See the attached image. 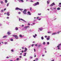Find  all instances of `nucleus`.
Returning a JSON list of instances; mask_svg holds the SVG:
<instances>
[{
  "instance_id": "obj_1",
  "label": "nucleus",
  "mask_w": 61,
  "mask_h": 61,
  "mask_svg": "<svg viewBox=\"0 0 61 61\" xmlns=\"http://www.w3.org/2000/svg\"><path fill=\"white\" fill-rule=\"evenodd\" d=\"M13 36L15 37V38L16 39H18V37L17 35H13Z\"/></svg>"
},
{
  "instance_id": "obj_2",
  "label": "nucleus",
  "mask_w": 61,
  "mask_h": 61,
  "mask_svg": "<svg viewBox=\"0 0 61 61\" xmlns=\"http://www.w3.org/2000/svg\"><path fill=\"white\" fill-rule=\"evenodd\" d=\"M23 13L24 14H26V10H24L23 11Z\"/></svg>"
},
{
  "instance_id": "obj_3",
  "label": "nucleus",
  "mask_w": 61,
  "mask_h": 61,
  "mask_svg": "<svg viewBox=\"0 0 61 61\" xmlns=\"http://www.w3.org/2000/svg\"><path fill=\"white\" fill-rule=\"evenodd\" d=\"M15 10H20V11H22V10H23V9H19V8L18 7H17L16 8Z\"/></svg>"
},
{
  "instance_id": "obj_4",
  "label": "nucleus",
  "mask_w": 61,
  "mask_h": 61,
  "mask_svg": "<svg viewBox=\"0 0 61 61\" xmlns=\"http://www.w3.org/2000/svg\"><path fill=\"white\" fill-rule=\"evenodd\" d=\"M39 5V2H37L34 4V6H35V5Z\"/></svg>"
},
{
  "instance_id": "obj_5",
  "label": "nucleus",
  "mask_w": 61,
  "mask_h": 61,
  "mask_svg": "<svg viewBox=\"0 0 61 61\" xmlns=\"http://www.w3.org/2000/svg\"><path fill=\"white\" fill-rule=\"evenodd\" d=\"M55 5V4L54 2L52 4H51L50 6H52L53 5Z\"/></svg>"
},
{
  "instance_id": "obj_6",
  "label": "nucleus",
  "mask_w": 61,
  "mask_h": 61,
  "mask_svg": "<svg viewBox=\"0 0 61 61\" xmlns=\"http://www.w3.org/2000/svg\"><path fill=\"white\" fill-rule=\"evenodd\" d=\"M10 13V12H7L6 14L7 15H8V16H9L10 15V14H9Z\"/></svg>"
},
{
  "instance_id": "obj_7",
  "label": "nucleus",
  "mask_w": 61,
  "mask_h": 61,
  "mask_svg": "<svg viewBox=\"0 0 61 61\" xmlns=\"http://www.w3.org/2000/svg\"><path fill=\"white\" fill-rule=\"evenodd\" d=\"M21 20H22V21H23V22H26V21L24 19L21 18Z\"/></svg>"
},
{
  "instance_id": "obj_8",
  "label": "nucleus",
  "mask_w": 61,
  "mask_h": 61,
  "mask_svg": "<svg viewBox=\"0 0 61 61\" xmlns=\"http://www.w3.org/2000/svg\"><path fill=\"white\" fill-rule=\"evenodd\" d=\"M56 32L52 34V35H56Z\"/></svg>"
},
{
  "instance_id": "obj_9",
  "label": "nucleus",
  "mask_w": 61,
  "mask_h": 61,
  "mask_svg": "<svg viewBox=\"0 0 61 61\" xmlns=\"http://www.w3.org/2000/svg\"><path fill=\"white\" fill-rule=\"evenodd\" d=\"M57 10H60V8L59 7L58 8H57Z\"/></svg>"
},
{
  "instance_id": "obj_10",
  "label": "nucleus",
  "mask_w": 61,
  "mask_h": 61,
  "mask_svg": "<svg viewBox=\"0 0 61 61\" xmlns=\"http://www.w3.org/2000/svg\"><path fill=\"white\" fill-rule=\"evenodd\" d=\"M28 13L29 15H31V14H30V11H28Z\"/></svg>"
},
{
  "instance_id": "obj_11",
  "label": "nucleus",
  "mask_w": 61,
  "mask_h": 61,
  "mask_svg": "<svg viewBox=\"0 0 61 61\" xmlns=\"http://www.w3.org/2000/svg\"><path fill=\"white\" fill-rule=\"evenodd\" d=\"M15 30H18V28H17V27H16L15 28Z\"/></svg>"
},
{
  "instance_id": "obj_12",
  "label": "nucleus",
  "mask_w": 61,
  "mask_h": 61,
  "mask_svg": "<svg viewBox=\"0 0 61 61\" xmlns=\"http://www.w3.org/2000/svg\"><path fill=\"white\" fill-rule=\"evenodd\" d=\"M39 29L40 30V31H42V29L39 28Z\"/></svg>"
},
{
  "instance_id": "obj_13",
  "label": "nucleus",
  "mask_w": 61,
  "mask_h": 61,
  "mask_svg": "<svg viewBox=\"0 0 61 61\" xmlns=\"http://www.w3.org/2000/svg\"><path fill=\"white\" fill-rule=\"evenodd\" d=\"M24 54L25 55H24V56H26V53H24Z\"/></svg>"
},
{
  "instance_id": "obj_14",
  "label": "nucleus",
  "mask_w": 61,
  "mask_h": 61,
  "mask_svg": "<svg viewBox=\"0 0 61 61\" xmlns=\"http://www.w3.org/2000/svg\"><path fill=\"white\" fill-rule=\"evenodd\" d=\"M20 37H23V36H22V35H20Z\"/></svg>"
},
{
  "instance_id": "obj_15",
  "label": "nucleus",
  "mask_w": 61,
  "mask_h": 61,
  "mask_svg": "<svg viewBox=\"0 0 61 61\" xmlns=\"http://www.w3.org/2000/svg\"><path fill=\"white\" fill-rule=\"evenodd\" d=\"M5 3H7V0H5Z\"/></svg>"
},
{
  "instance_id": "obj_16",
  "label": "nucleus",
  "mask_w": 61,
  "mask_h": 61,
  "mask_svg": "<svg viewBox=\"0 0 61 61\" xmlns=\"http://www.w3.org/2000/svg\"><path fill=\"white\" fill-rule=\"evenodd\" d=\"M7 34L8 35H10V33L9 32H8Z\"/></svg>"
},
{
  "instance_id": "obj_17",
  "label": "nucleus",
  "mask_w": 61,
  "mask_h": 61,
  "mask_svg": "<svg viewBox=\"0 0 61 61\" xmlns=\"http://www.w3.org/2000/svg\"><path fill=\"white\" fill-rule=\"evenodd\" d=\"M47 4H49V2L48 1H47Z\"/></svg>"
},
{
  "instance_id": "obj_18",
  "label": "nucleus",
  "mask_w": 61,
  "mask_h": 61,
  "mask_svg": "<svg viewBox=\"0 0 61 61\" xmlns=\"http://www.w3.org/2000/svg\"><path fill=\"white\" fill-rule=\"evenodd\" d=\"M46 39H47V40H49V39H50L49 38H47Z\"/></svg>"
},
{
  "instance_id": "obj_19",
  "label": "nucleus",
  "mask_w": 61,
  "mask_h": 61,
  "mask_svg": "<svg viewBox=\"0 0 61 61\" xmlns=\"http://www.w3.org/2000/svg\"><path fill=\"white\" fill-rule=\"evenodd\" d=\"M41 39H42V40H43V39H44V37H41Z\"/></svg>"
},
{
  "instance_id": "obj_20",
  "label": "nucleus",
  "mask_w": 61,
  "mask_h": 61,
  "mask_svg": "<svg viewBox=\"0 0 61 61\" xmlns=\"http://www.w3.org/2000/svg\"><path fill=\"white\" fill-rule=\"evenodd\" d=\"M18 0V1H19V0ZM20 0L22 2H24V1L23 0Z\"/></svg>"
},
{
  "instance_id": "obj_21",
  "label": "nucleus",
  "mask_w": 61,
  "mask_h": 61,
  "mask_svg": "<svg viewBox=\"0 0 61 61\" xmlns=\"http://www.w3.org/2000/svg\"><path fill=\"white\" fill-rule=\"evenodd\" d=\"M6 36H4L3 37V38H5V37H6Z\"/></svg>"
},
{
  "instance_id": "obj_22",
  "label": "nucleus",
  "mask_w": 61,
  "mask_h": 61,
  "mask_svg": "<svg viewBox=\"0 0 61 61\" xmlns=\"http://www.w3.org/2000/svg\"><path fill=\"white\" fill-rule=\"evenodd\" d=\"M61 32V31H59L58 32H57V33H58V34H59V33H60V32Z\"/></svg>"
},
{
  "instance_id": "obj_23",
  "label": "nucleus",
  "mask_w": 61,
  "mask_h": 61,
  "mask_svg": "<svg viewBox=\"0 0 61 61\" xmlns=\"http://www.w3.org/2000/svg\"><path fill=\"white\" fill-rule=\"evenodd\" d=\"M45 44H46V43L45 42H44L43 43V45H45Z\"/></svg>"
},
{
  "instance_id": "obj_24",
  "label": "nucleus",
  "mask_w": 61,
  "mask_h": 61,
  "mask_svg": "<svg viewBox=\"0 0 61 61\" xmlns=\"http://www.w3.org/2000/svg\"><path fill=\"white\" fill-rule=\"evenodd\" d=\"M0 3H1L2 4H3V2L2 1H1L0 2Z\"/></svg>"
},
{
  "instance_id": "obj_25",
  "label": "nucleus",
  "mask_w": 61,
  "mask_h": 61,
  "mask_svg": "<svg viewBox=\"0 0 61 61\" xmlns=\"http://www.w3.org/2000/svg\"><path fill=\"white\" fill-rule=\"evenodd\" d=\"M25 50L26 51H27V48H25Z\"/></svg>"
},
{
  "instance_id": "obj_26",
  "label": "nucleus",
  "mask_w": 61,
  "mask_h": 61,
  "mask_svg": "<svg viewBox=\"0 0 61 61\" xmlns=\"http://www.w3.org/2000/svg\"><path fill=\"white\" fill-rule=\"evenodd\" d=\"M19 58H17L16 59V60H17V61L18 60H19Z\"/></svg>"
},
{
  "instance_id": "obj_27",
  "label": "nucleus",
  "mask_w": 61,
  "mask_h": 61,
  "mask_svg": "<svg viewBox=\"0 0 61 61\" xmlns=\"http://www.w3.org/2000/svg\"><path fill=\"white\" fill-rule=\"evenodd\" d=\"M10 41H13V39H10Z\"/></svg>"
},
{
  "instance_id": "obj_28",
  "label": "nucleus",
  "mask_w": 61,
  "mask_h": 61,
  "mask_svg": "<svg viewBox=\"0 0 61 61\" xmlns=\"http://www.w3.org/2000/svg\"><path fill=\"white\" fill-rule=\"evenodd\" d=\"M27 28H29L30 27L29 26H26Z\"/></svg>"
},
{
  "instance_id": "obj_29",
  "label": "nucleus",
  "mask_w": 61,
  "mask_h": 61,
  "mask_svg": "<svg viewBox=\"0 0 61 61\" xmlns=\"http://www.w3.org/2000/svg\"><path fill=\"white\" fill-rule=\"evenodd\" d=\"M21 19H20V18H19V21H20V20H21Z\"/></svg>"
},
{
  "instance_id": "obj_30",
  "label": "nucleus",
  "mask_w": 61,
  "mask_h": 61,
  "mask_svg": "<svg viewBox=\"0 0 61 61\" xmlns=\"http://www.w3.org/2000/svg\"><path fill=\"white\" fill-rule=\"evenodd\" d=\"M30 11H32V8L31 7H30Z\"/></svg>"
},
{
  "instance_id": "obj_31",
  "label": "nucleus",
  "mask_w": 61,
  "mask_h": 61,
  "mask_svg": "<svg viewBox=\"0 0 61 61\" xmlns=\"http://www.w3.org/2000/svg\"><path fill=\"white\" fill-rule=\"evenodd\" d=\"M25 29H27V28L26 26L25 27Z\"/></svg>"
},
{
  "instance_id": "obj_32",
  "label": "nucleus",
  "mask_w": 61,
  "mask_h": 61,
  "mask_svg": "<svg viewBox=\"0 0 61 61\" xmlns=\"http://www.w3.org/2000/svg\"><path fill=\"white\" fill-rule=\"evenodd\" d=\"M33 36L34 37V38H36V36H35L33 35Z\"/></svg>"
},
{
  "instance_id": "obj_33",
  "label": "nucleus",
  "mask_w": 61,
  "mask_h": 61,
  "mask_svg": "<svg viewBox=\"0 0 61 61\" xmlns=\"http://www.w3.org/2000/svg\"><path fill=\"white\" fill-rule=\"evenodd\" d=\"M8 5H9V4L8 3L7 4V6H8Z\"/></svg>"
},
{
  "instance_id": "obj_34",
  "label": "nucleus",
  "mask_w": 61,
  "mask_h": 61,
  "mask_svg": "<svg viewBox=\"0 0 61 61\" xmlns=\"http://www.w3.org/2000/svg\"><path fill=\"white\" fill-rule=\"evenodd\" d=\"M34 51L35 52H36V49H34Z\"/></svg>"
},
{
  "instance_id": "obj_35",
  "label": "nucleus",
  "mask_w": 61,
  "mask_h": 61,
  "mask_svg": "<svg viewBox=\"0 0 61 61\" xmlns=\"http://www.w3.org/2000/svg\"><path fill=\"white\" fill-rule=\"evenodd\" d=\"M30 2H34V1H33V0H30Z\"/></svg>"
},
{
  "instance_id": "obj_36",
  "label": "nucleus",
  "mask_w": 61,
  "mask_h": 61,
  "mask_svg": "<svg viewBox=\"0 0 61 61\" xmlns=\"http://www.w3.org/2000/svg\"><path fill=\"white\" fill-rule=\"evenodd\" d=\"M40 46H41V45H38V47H40Z\"/></svg>"
},
{
  "instance_id": "obj_37",
  "label": "nucleus",
  "mask_w": 61,
  "mask_h": 61,
  "mask_svg": "<svg viewBox=\"0 0 61 61\" xmlns=\"http://www.w3.org/2000/svg\"><path fill=\"white\" fill-rule=\"evenodd\" d=\"M11 51L12 52H14V50L13 49L11 50Z\"/></svg>"
},
{
  "instance_id": "obj_38",
  "label": "nucleus",
  "mask_w": 61,
  "mask_h": 61,
  "mask_svg": "<svg viewBox=\"0 0 61 61\" xmlns=\"http://www.w3.org/2000/svg\"><path fill=\"white\" fill-rule=\"evenodd\" d=\"M47 44L48 45H49V42H47Z\"/></svg>"
},
{
  "instance_id": "obj_39",
  "label": "nucleus",
  "mask_w": 61,
  "mask_h": 61,
  "mask_svg": "<svg viewBox=\"0 0 61 61\" xmlns=\"http://www.w3.org/2000/svg\"><path fill=\"white\" fill-rule=\"evenodd\" d=\"M47 36H45V38H46L47 37Z\"/></svg>"
},
{
  "instance_id": "obj_40",
  "label": "nucleus",
  "mask_w": 61,
  "mask_h": 61,
  "mask_svg": "<svg viewBox=\"0 0 61 61\" xmlns=\"http://www.w3.org/2000/svg\"><path fill=\"white\" fill-rule=\"evenodd\" d=\"M45 56V55L44 54H42V56Z\"/></svg>"
},
{
  "instance_id": "obj_41",
  "label": "nucleus",
  "mask_w": 61,
  "mask_h": 61,
  "mask_svg": "<svg viewBox=\"0 0 61 61\" xmlns=\"http://www.w3.org/2000/svg\"><path fill=\"white\" fill-rule=\"evenodd\" d=\"M19 57L20 58H21V57H22V56H19Z\"/></svg>"
},
{
  "instance_id": "obj_42",
  "label": "nucleus",
  "mask_w": 61,
  "mask_h": 61,
  "mask_svg": "<svg viewBox=\"0 0 61 61\" xmlns=\"http://www.w3.org/2000/svg\"><path fill=\"white\" fill-rule=\"evenodd\" d=\"M41 15V14L40 13V14H38V15Z\"/></svg>"
},
{
  "instance_id": "obj_43",
  "label": "nucleus",
  "mask_w": 61,
  "mask_h": 61,
  "mask_svg": "<svg viewBox=\"0 0 61 61\" xmlns=\"http://www.w3.org/2000/svg\"><path fill=\"white\" fill-rule=\"evenodd\" d=\"M30 58H31V59H32V58H33V57H30Z\"/></svg>"
},
{
  "instance_id": "obj_44",
  "label": "nucleus",
  "mask_w": 61,
  "mask_h": 61,
  "mask_svg": "<svg viewBox=\"0 0 61 61\" xmlns=\"http://www.w3.org/2000/svg\"><path fill=\"white\" fill-rule=\"evenodd\" d=\"M1 12H3V11H4V10H1Z\"/></svg>"
},
{
  "instance_id": "obj_45",
  "label": "nucleus",
  "mask_w": 61,
  "mask_h": 61,
  "mask_svg": "<svg viewBox=\"0 0 61 61\" xmlns=\"http://www.w3.org/2000/svg\"><path fill=\"white\" fill-rule=\"evenodd\" d=\"M34 46V44H33L32 45V47H33Z\"/></svg>"
},
{
  "instance_id": "obj_46",
  "label": "nucleus",
  "mask_w": 61,
  "mask_h": 61,
  "mask_svg": "<svg viewBox=\"0 0 61 61\" xmlns=\"http://www.w3.org/2000/svg\"><path fill=\"white\" fill-rule=\"evenodd\" d=\"M6 58H9V57L7 56L6 57Z\"/></svg>"
},
{
  "instance_id": "obj_47",
  "label": "nucleus",
  "mask_w": 61,
  "mask_h": 61,
  "mask_svg": "<svg viewBox=\"0 0 61 61\" xmlns=\"http://www.w3.org/2000/svg\"><path fill=\"white\" fill-rule=\"evenodd\" d=\"M36 60H38V58H37L36 59Z\"/></svg>"
},
{
  "instance_id": "obj_48",
  "label": "nucleus",
  "mask_w": 61,
  "mask_h": 61,
  "mask_svg": "<svg viewBox=\"0 0 61 61\" xmlns=\"http://www.w3.org/2000/svg\"><path fill=\"white\" fill-rule=\"evenodd\" d=\"M38 46V45H37V44H36V45H35V46Z\"/></svg>"
},
{
  "instance_id": "obj_49",
  "label": "nucleus",
  "mask_w": 61,
  "mask_h": 61,
  "mask_svg": "<svg viewBox=\"0 0 61 61\" xmlns=\"http://www.w3.org/2000/svg\"><path fill=\"white\" fill-rule=\"evenodd\" d=\"M36 55H35L34 56V57H36Z\"/></svg>"
},
{
  "instance_id": "obj_50",
  "label": "nucleus",
  "mask_w": 61,
  "mask_h": 61,
  "mask_svg": "<svg viewBox=\"0 0 61 61\" xmlns=\"http://www.w3.org/2000/svg\"><path fill=\"white\" fill-rule=\"evenodd\" d=\"M35 36H37V35H36V34H35Z\"/></svg>"
},
{
  "instance_id": "obj_51",
  "label": "nucleus",
  "mask_w": 61,
  "mask_h": 61,
  "mask_svg": "<svg viewBox=\"0 0 61 61\" xmlns=\"http://www.w3.org/2000/svg\"><path fill=\"white\" fill-rule=\"evenodd\" d=\"M26 50H25L24 51V52H26Z\"/></svg>"
},
{
  "instance_id": "obj_52",
  "label": "nucleus",
  "mask_w": 61,
  "mask_h": 61,
  "mask_svg": "<svg viewBox=\"0 0 61 61\" xmlns=\"http://www.w3.org/2000/svg\"><path fill=\"white\" fill-rule=\"evenodd\" d=\"M59 5H61V3H59Z\"/></svg>"
},
{
  "instance_id": "obj_53",
  "label": "nucleus",
  "mask_w": 61,
  "mask_h": 61,
  "mask_svg": "<svg viewBox=\"0 0 61 61\" xmlns=\"http://www.w3.org/2000/svg\"><path fill=\"white\" fill-rule=\"evenodd\" d=\"M6 18L7 19H8V18H9V17H6Z\"/></svg>"
},
{
  "instance_id": "obj_54",
  "label": "nucleus",
  "mask_w": 61,
  "mask_h": 61,
  "mask_svg": "<svg viewBox=\"0 0 61 61\" xmlns=\"http://www.w3.org/2000/svg\"><path fill=\"white\" fill-rule=\"evenodd\" d=\"M22 49H24V47H22Z\"/></svg>"
},
{
  "instance_id": "obj_55",
  "label": "nucleus",
  "mask_w": 61,
  "mask_h": 61,
  "mask_svg": "<svg viewBox=\"0 0 61 61\" xmlns=\"http://www.w3.org/2000/svg\"><path fill=\"white\" fill-rule=\"evenodd\" d=\"M21 52L22 53H23V52H24V51H21Z\"/></svg>"
},
{
  "instance_id": "obj_56",
  "label": "nucleus",
  "mask_w": 61,
  "mask_h": 61,
  "mask_svg": "<svg viewBox=\"0 0 61 61\" xmlns=\"http://www.w3.org/2000/svg\"><path fill=\"white\" fill-rule=\"evenodd\" d=\"M4 11H5V10H6V9H4Z\"/></svg>"
},
{
  "instance_id": "obj_57",
  "label": "nucleus",
  "mask_w": 61,
  "mask_h": 61,
  "mask_svg": "<svg viewBox=\"0 0 61 61\" xmlns=\"http://www.w3.org/2000/svg\"><path fill=\"white\" fill-rule=\"evenodd\" d=\"M28 25H30V24H29V23H28Z\"/></svg>"
},
{
  "instance_id": "obj_58",
  "label": "nucleus",
  "mask_w": 61,
  "mask_h": 61,
  "mask_svg": "<svg viewBox=\"0 0 61 61\" xmlns=\"http://www.w3.org/2000/svg\"><path fill=\"white\" fill-rule=\"evenodd\" d=\"M36 18H37V19H38V18H39V17H37Z\"/></svg>"
},
{
  "instance_id": "obj_59",
  "label": "nucleus",
  "mask_w": 61,
  "mask_h": 61,
  "mask_svg": "<svg viewBox=\"0 0 61 61\" xmlns=\"http://www.w3.org/2000/svg\"><path fill=\"white\" fill-rule=\"evenodd\" d=\"M22 53H21L20 54V55H22Z\"/></svg>"
},
{
  "instance_id": "obj_60",
  "label": "nucleus",
  "mask_w": 61,
  "mask_h": 61,
  "mask_svg": "<svg viewBox=\"0 0 61 61\" xmlns=\"http://www.w3.org/2000/svg\"><path fill=\"white\" fill-rule=\"evenodd\" d=\"M22 26L23 27V26H24V25H22Z\"/></svg>"
},
{
  "instance_id": "obj_61",
  "label": "nucleus",
  "mask_w": 61,
  "mask_h": 61,
  "mask_svg": "<svg viewBox=\"0 0 61 61\" xmlns=\"http://www.w3.org/2000/svg\"><path fill=\"white\" fill-rule=\"evenodd\" d=\"M57 47H59V46H58Z\"/></svg>"
},
{
  "instance_id": "obj_62",
  "label": "nucleus",
  "mask_w": 61,
  "mask_h": 61,
  "mask_svg": "<svg viewBox=\"0 0 61 61\" xmlns=\"http://www.w3.org/2000/svg\"><path fill=\"white\" fill-rule=\"evenodd\" d=\"M53 9H56V8H54Z\"/></svg>"
},
{
  "instance_id": "obj_63",
  "label": "nucleus",
  "mask_w": 61,
  "mask_h": 61,
  "mask_svg": "<svg viewBox=\"0 0 61 61\" xmlns=\"http://www.w3.org/2000/svg\"><path fill=\"white\" fill-rule=\"evenodd\" d=\"M41 20V19H39V20Z\"/></svg>"
},
{
  "instance_id": "obj_64",
  "label": "nucleus",
  "mask_w": 61,
  "mask_h": 61,
  "mask_svg": "<svg viewBox=\"0 0 61 61\" xmlns=\"http://www.w3.org/2000/svg\"><path fill=\"white\" fill-rule=\"evenodd\" d=\"M10 61H13V60H10Z\"/></svg>"
}]
</instances>
